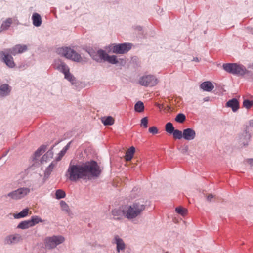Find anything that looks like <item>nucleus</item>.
I'll use <instances>...</instances> for the list:
<instances>
[{
  "label": "nucleus",
  "instance_id": "5",
  "mask_svg": "<svg viewBox=\"0 0 253 253\" xmlns=\"http://www.w3.org/2000/svg\"><path fill=\"white\" fill-rule=\"evenodd\" d=\"M64 241L65 238L62 236H53L46 237L44 239V244L46 248L51 249L63 243Z\"/></svg>",
  "mask_w": 253,
  "mask_h": 253
},
{
  "label": "nucleus",
  "instance_id": "28",
  "mask_svg": "<svg viewBox=\"0 0 253 253\" xmlns=\"http://www.w3.org/2000/svg\"><path fill=\"white\" fill-rule=\"evenodd\" d=\"M29 220L31 222L32 226H34V225L40 222H43V220L39 216H32L31 219Z\"/></svg>",
  "mask_w": 253,
  "mask_h": 253
},
{
  "label": "nucleus",
  "instance_id": "46",
  "mask_svg": "<svg viewBox=\"0 0 253 253\" xmlns=\"http://www.w3.org/2000/svg\"><path fill=\"white\" fill-rule=\"evenodd\" d=\"M193 61H196V62H199V59L197 57H196V58H194L193 59Z\"/></svg>",
  "mask_w": 253,
  "mask_h": 253
},
{
  "label": "nucleus",
  "instance_id": "11",
  "mask_svg": "<svg viewBox=\"0 0 253 253\" xmlns=\"http://www.w3.org/2000/svg\"><path fill=\"white\" fill-rule=\"evenodd\" d=\"M22 240V237L20 235L16 234L14 235H10L6 237L5 239V243L6 244H15Z\"/></svg>",
  "mask_w": 253,
  "mask_h": 253
},
{
  "label": "nucleus",
  "instance_id": "38",
  "mask_svg": "<svg viewBox=\"0 0 253 253\" xmlns=\"http://www.w3.org/2000/svg\"><path fill=\"white\" fill-rule=\"evenodd\" d=\"M65 75V78L67 79L70 82H73L75 80V78L74 76L70 73L69 70L68 71V72H66L64 74Z\"/></svg>",
  "mask_w": 253,
  "mask_h": 253
},
{
  "label": "nucleus",
  "instance_id": "3",
  "mask_svg": "<svg viewBox=\"0 0 253 253\" xmlns=\"http://www.w3.org/2000/svg\"><path fill=\"white\" fill-rule=\"evenodd\" d=\"M57 53L65 58L76 62H81L82 57L80 54L71 48L67 47L59 48L57 50Z\"/></svg>",
  "mask_w": 253,
  "mask_h": 253
},
{
  "label": "nucleus",
  "instance_id": "26",
  "mask_svg": "<svg viewBox=\"0 0 253 253\" xmlns=\"http://www.w3.org/2000/svg\"><path fill=\"white\" fill-rule=\"evenodd\" d=\"M30 227H32V225L31 224L30 220H25V221L21 222L18 224L17 228L22 229H27Z\"/></svg>",
  "mask_w": 253,
  "mask_h": 253
},
{
  "label": "nucleus",
  "instance_id": "27",
  "mask_svg": "<svg viewBox=\"0 0 253 253\" xmlns=\"http://www.w3.org/2000/svg\"><path fill=\"white\" fill-rule=\"evenodd\" d=\"M134 109L136 112H142L144 111V106L142 102L139 101L134 105Z\"/></svg>",
  "mask_w": 253,
  "mask_h": 253
},
{
  "label": "nucleus",
  "instance_id": "17",
  "mask_svg": "<svg viewBox=\"0 0 253 253\" xmlns=\"http://www.w3.org/2000/svg\"><path fill=\"white\" fill-rule=\"evenodd\" d=\"M114 241L117 245V249L118 252L125 249V245L122 239L119 238L118 236H115Z\"/></svg>",
  "mask_w": 253,
  "mask_h": 253
},
{
  "label": "nucleus",
  "instance_id": "18",
  "mask_svg": "<svg viewBox=\"0 0 253 253\" xmlns=\"http://www.w3.org/2000/svg\"><path fill=\"white\" fill-rule=\"evenodd\" d=\"M32 20L33 25L36 27L40 26L42 23V19L41 16L37 13H35L32 15Z\"/></svg>",
  "mask_w": 253,
  "mask_h": 253
},
{
  "label": "nucleus",
  "instance_id": "22",
  "mask_svg": "<svg viewBox=\"0 0 253 253\" xmlns=\"http://www.w3.org/2000/svg\"><path fill=\"white\" fill-rule=\"evenodd\" d=\"M101 122L105 126L112 125L114 123V119L111 116L104 117L101 118Z\"/></svg>",
  "mask_w": 253,
  "mask_h": 253
},
{
  "label": "nucleus",
  "instance_id": "9",
  "mask_svg": "<svg viewBox=\"0 0 253 253\" xmlns=\"http://www.w3.org/2000/svg\"><path fill=\"white\" fill-rule=\"evenodd\" d=\"M157 83V79L154 76L151 75L143 76L139 80V84L144 86H154Z\"/></svg>",
  "mask_w": 253,
  "mask_h": 253
},
{
  "label": "nucleus",
  "instance_id": "25",
  "mask_svg": "<svg viewBox=\"0 0 253 253\" xmlns=\"http://www.w3.org/2000/svg\"><path fill=\"white\" fill-rule=\"evenodd\" d=\"M53 153L51 151H47L42 158L41 162L42 163H44L50 160L53 157Z\"/></svg>",
  "mask_w": 253,
  "mask_h": 253
},
{
  "label": "nucleus",
  "instance_id": "23",
  "mask_svg": "<svg viewBox=\"0 0 253 253\" xmlns=\"http://www.w3.org/2000/svg\"><path fill=\"white\" fill-rule=\"evenodd\" d=\"M112 214L114 217L115 219L119 220L122 219L123 214V209H114L112 211Z\"/></svg>",
  "mask_w": 253,
  "mask_h": 253
},
{
  "label": "nucleus",
  "instance_id": "13",
  "mask_svg": "<svg viewBox=\"0 0 253 253\" xmlns=\"http://www.w3.org/2000/svg\"><path fill=\"white\" fill-rule=\"evenodd\" d=\"M27 49L26 45L18 44L15 45L12 48L9 49V50L10 51V54L13 55H15L17 54L23 53L26 51Z\"/></svg>",
  "mask_w": 253,
  "mask_h": 253
},
{
  "label": "nucleus",
  "instance_id": "2",
  "mask_svg": "<svg viewBox=\"0 0 253 253\" xmlns=\"http://www.w3.org/2000/svg\"><path fill=\"white\" fill-rule=\"evenodd\" d=\"M145 209V205L143 202H135L132 205L123 208V214L128 219H132L140 215Z\"/></svg>",
  "mask_w": 253,
  "mask_h": 253
},
{
  "label": "nucleus",
  "instance_id": "10",
  "mask_svg": "<svg viewBox=\"0 0 253 253\" xmlns=\"http://www.w3.org/2000/svg\"><path fill=\"white\" fill-rule=\"evenodd\" d=\"M10 51L9 49H6L4 52H1L0 54L3 56V60L5 63L10 68L15 66V63L13 61V57L9 55Z\"/></svg>",
  "mask_w": 253,
  "mask_h": 253
},
{
  "label": "nucleus",
  "instance_id": "42",
  "mask_svg": "<svg viewBox=\"0 0 253 253\" xmlns=\"http://www.w3.org/2000/svg\"><path fill=\"white\" fill-rule=\"evenodd\" d=\"M214 197V195H213L211 194H210L207 196V200L208 201L211 202V199H213Z\"/></svg>",
  "mask_w": 253,
  "mask_h": 253
},
{
  "label": "nucleus",
  "instance_id": "35",
  "mask_svg": "<svg viewBox=\"0 0 253 253\" xmlns=\"http://www.w3.org/2000/svg\"><path fill=\"white\" fill-rule=\"evenodd\" d=\"M66 196L65 192L61 189L57 190L56 192V198L60 199L64 198Z\"/></svg>",
  "mask_w": 253,
  "mask_h": 253
},
{
  "label": "nucleus",
  "instance_id": "29",
  "mask_svg": "<svg viewBox=\"0 0 253 253\" xmlns=\"http://www.w3.org/2000/svg\"><path fill=\"white\" fill-rule=\"evenodd\" d=\"M174 127L170 122L167 123L165 126V130L169 134H172L174 131Z\"/></svg>",
  "mask_w": 253,
  "mask_h": 253
},
{
  "label": "nucleus",
  "instance_id": "24",
  "mask_svg": "<svg viewBox=\"0 0 253 253\" xmlns=\"http://www.w3.org/2000/svg\"><path fill=\"white\" fill-rule=\"evenodd\" d=\"M29 210L28 208L23 209L21 212L14 215L16 219H19L26 217L29 213Z\"/></svg>",
  "mask_w": 253,
  "mask_h": 253
},
{
  "label": "nucleus",
  "instance_id": "41",
  "mask_svg": "<svg viewBox=\"0 0 253 253\" xmlns=\"http://www.w3.org/2000/svg\"><path fill=\"white\" fill-rule=\"evenodd\" d=\"M149 132L153 134H156L158 133V130L156 126H153L149 127Z\"/></svg>",
  "mask_w": 253,
  "mask_h": 253
},
{
  "label": "nucleus",
  "instance_id": "44",
  "mask_svg": "<svg viewBox=\"0 0 253 253\" xmlns=\"http://www.w3.org/2000/svg\"><path fill=\"white\" fill-rule=\"evenodd\" d=\"M247 162L249 164H250L251 166H253V159H248L247 160Z\"/></svg>",
  "mask_w": 253,
  "mask_h": 253
},
{
  "label": "nucleus",
  "instance_id": "32",
  "mask_svg": "<svg viewBox=\"0 0 253 253\" xmlns=\"http://www.w3.org/2000/svg\"><path fill=\"white\" fill-rule=\"evenodd\" d=\"M172 134L175 139H181L183 138V132L178 129H175Z\"/></svg>",
  "mask_w": 253,
  "mask_h": 253
},
{
  "label": "nucleus",
  "instance_id": "21",
  "mask_svg": "<svg viewBox=\"0 0 253 253\" xmlns=\"http://www.w3.org/2000/svg\"><path fill=\"white\" fill-rule=\"evenodd\" d=\"M15 19L11 18H7L6 20L3 22L1 24V28L3 30H7L10 26L13 21H16Z\"/></svg>",
  "mask_w": 253,
  "mask_h": 253
},
{
  "label": "nucleus",
  "instance_id": "14",
  "mask_svg": "<svg viewBox=\"0 0 253 253\" xmlns=\"http://www.w3.org/2000/svg\"><path fill=\"white\" fill-rule=\"evenodd\" d=\"M226 106L231 108L233 112H236L239 108V103L237 99L233 98L226 103Z\"/></svg>",
  "mask_w": 253,
  "mask_h": 253
},
{
  "label": "nucleus",
  "instance_id": "8",
  "mask_svg": "<svg viewBox=\"0 0 253 253\" xmlns=\"http://www.w3.org/2000/svg\"><path fill=\"white\" fill-rule=\"evenodd\" d=\"M131 48L130 43H125L119 44H113L111 46V51L116 54H124L128 52Z\"/></svg>",
  "mask_w": 253,
  "mask_h": 253
},
{
  "label": "nucleus",
  "instance_id": "43",
  "mask_svg": "<svg viewBox=\"0 0 253 253\" xmlns=\"http://www.w3.org/2000/svg\"><path fill=\"white\" fill-rule=\"evenodd\" d=\"M188 146H186L184 147V148H183L181 152L183 153H186L188 151Z\"/></svg>",
  "mask_w": 253,
  "mask_h": 253
},
{
  "label": "nucleus",
  "instance_id": "7",
  "mask_svg": "<svg viewBox=\"0 0 253 253\" xmlns=\"http://www.w3.org/2000/svg\"><path fill=\"white\" fill-rule=\"evenodd\" d=\"M96 56L99 57H93V59L96 61H106L111 64H116L118 62L117 57L115 55L109 56L103 50H100L98 51Z\"/></svg>",
  "mask_w": 253,
  "mask_h": 253
},
{
  "label": "nucleus",
  "instance_id": "15",
  "mask_svg": "<svg viewBox=\"0 0 253 253\" xmlns=\"http://www.w3.org/2000/svg\"><path fill=\"white\" fill-rule=\"evenodd\" d=\"M55 65L56 68L63 74L68 72V71L69 70L68 67L64 63L59 60L56 61Z\"/></svg>",
  "mask_w": 253,
  "mask_h": 253
},
{
  "label": "nucleus",
  "instance_id": "36",
  "mask_svg": "<svg viewBox=\"0 0 253 253\" xmlns=\"http://www.w3.org/2000/svg\"><path fill=\"white\" fill-rule=\"evenodd\" d=\"M56 166V164H54L53 163H51L50 165L48 167V168L46 169L45 171V175H49L51 171L53 170L54 168Z\"/></svg>",
  "mask_w": 253,
  "mask_h": 253
},
{
  "label": "nucleus",
  "instance_id": "47",
  "mask_svg": "<svg viewBox=\"0 0 253 253\" xmlns=\"http://www.w3.org/2000/svg\"><path fill=\"white\" fill-rule=\"evenodd\" d=\"M249 67L250 68H252L253 69V63H252V64H251L250 66H249Z\"/></svg>",
  "mask_w": 253,
  "mask_h": 253
},
{
  "label": "nucleus",
  "instance_id": "6",
  "mask_svg": "<svg viewBox=\"0 0 253 253\" xmlns=\"http://www.w3.org/2000/svg\"><path fill=\"white\" fill-rule=\"evenodd\" d=\"M30 192V190L28 188L23 187L19 188L11 192H10L6 195V197H9L13 200H19L24 198Z\"/></svg>",
  "mask_w": 253,
  "mask_h": 253
},
{
  "label": "nucleus",
  "instance_id": "34",
  "mask_svg": "<svg viewBox=\"0 0 253 253\" xmlns=\"http://www.w3.org/2000/svg\"><path fill=\"white\" fill-rule=\"evenodd\" d=\"M70 144H68L66 146H65L63 149L60 151L59 153V157L57 159V160L59 161L62 158V157L65 154L66 151L69 148Z\"/></svg>",
  "mask_w": 253,
  "mask_h": 253
},
{
  "label": "nucleus",
  "instance_id": "31",
  "mask_svg": "<svg viewBox=\"0 0 253 253\" xmlns=\"http://www.w3.org/2000/svg\"><path fill=\"white\" fill-rule=\"evenodd\" d=\"M175 211L177 213L183 216L187 214V210L180 206L176 208Z\"/></svg>",
  "mask_w": 253,
  "mask_h": 253
},
{
  "label": "nucleus",
  "instance_id": "1",
  "mask_svg": "<svg viewBox=\"0 0 253 253\" xmlns=\"http://www.w3.org/2000/svg\"><path fill=\"white\" fill-rule=\"evenodd\" d=\"M99 167L94 161L83 163H75L71 161L68 168L66 176L71 181L89 179L91 177H97L100 173Z\"/></svg>",
  "mask_w": 253,
  "mask_h": 253
},
{
  "label": "nucleus",
  "instance_id": "19",
  "mask_svg": "<svg viewBox=\"0 0 253 253\" xmlns=\"http://www.w3.org/2000/svg\"><path fill=\"white\" fill-rule=\"evenodd\" d=\"M10 91V89L7 84H3L0 86V95H7Z\"/></svg>",
  "mask_w": 253,
  "mask_h": 253
},
{
  "label": "nucleus",
  "instance_id": "39",
  "mask_svg": "<svg viewBox=\"0 0 253 253\" xmlns=\"http://www.w3.org/2000/svg\"><path fill=\"white\" fill-rule=\"evenodd\" d=\"M148 120L147 117H145L143 118L141 120V123L140 126L142 127H143L144 128H146L148 126Z\"/></svg>",
  "mask_w": 253,
  "mask_h": 253
},
{
  "label": "nucleus",
  "instance_id": "4",
  "mask_svg": "<svg viewBox=\"0 0 253 253\" xmlns=\"http://www.w3.org/2000/svg\"><path fill=\"white\" fill-rule=\"evenodd\" d=\"M223 69L233 74L244 75L247 72L246 68L236 63H226L223 65Z\"/></svg>",
  "mask_w": 253,
  "mask_h": 253
},
{
  "label": "nucleus",
  "instance_id": "37",
  "mask_svg": "<svg viewBox=\"0 0 253 253\" xmlns=\"http://www.w3.org/2000/svg\"><path fill=\"white\" fill-rule=\"evenodd\" d=\"M243 105L246 108L249 109L253 105V101L245 99L243 101Z\"/></svg>",
  "mask_w": 253,
  "mask_h": 253
},
{
  "label": "nucleus",
  "instance_id": "20",
  "mask_svg": "<svg viewBox=\"0 0 253 253\" xmlns=\"http://www.w3.org/2000/svg\"><path fill=\"white\" fill-rule=\"evenodd\" d=\"M135 148L132 146L126 151L125 155V159L126 161H130L132 159L135 152Z\"/></svg>",
  "mask_w": 253,
  "mask_h": 253
},
{
  "label": "nucleus",
  "instance_id": "45",
  "mask_svg": "<svg viewBox=\"0 0 253 253\" xmlns=\"http://www.w3.org/2000/svg\"><path fill=\"white\" fill-rule=\"evenodd\" d=\"M249 126L253 127V120H251L249 122Z\"/></svg>",
  "mask_w": 253,
  "mask_h": 253
},
{
  "label": "nucleus",
  "instance_id": "40",
  "mask_svg": "<svg viewBox=\"0 0 253 253\" xmlns=\"http://www.w3.org/2000/svg\"><path fill=\"white\" fill-rule=\"evenodd\" d=\"M45 151L43 147H40L35 153V157H39Z\"/></svg>",
  "mask_w": 253,
  "mask_h": 253
},
{
  "label": "nucleus",
  "instance_id": "12",
  "mask_svg": "<svg viewBox=\"0 0 253 253\" xmlns=\"http://www.w3.org/2000/svg\"><path fill=\"white\" fill-rule=\"evenodd\" d=\"M196 137V132L192 128H186L183 131V138L186 140H193Z\"/></svg>",
  "mask_w": 253,
  "mask_h": 253
},
{
  "label": "nucleus",
  "instance_id": "33",
  "mask_svg": "<svg viewBox=\"0 0 253 253\" xmlns=\"http://www.w3.org/2000/svg\"><path fill=\"white\" fill-rule=\"evenodd\" d=\"M186 117L184 114L180 113L177 115L175 120L176 122L182 123L185 121Z\"/></svg>",
  "mask_w": 253,
  "mask_h": 253
},
{
  "label": "nucleus",
  "instance_id": "16",
  "mask_svg": "<svg viewBox=\"0 0 253 253\" xmlns=\"http://www.w3.org/2000/svg\"><path fill=\"white\" fill-rule=\"evenodd\" d=\"M200 87L204 91L210 92L213 90L214 85L211 82L206 81L201 84Z\"/></svg>",
  "mask_w": 253,
  "mask_h": 253
},
{
  "label": "nucleus",
  "instance_id": "30",
  "mask_svg": "<svg viewBox=\"0 0 253 253\" xmlns=\"http://www.w3.org/2000/svg\"><path fill=\"white\" fill-rule=\"evenodd\" d=\"M60 205L62 210L66 212V213L69 214L70 211L69 207L68 205V204L64 201H61L60 202Z\"/></svg>",
  "mask_w": 253,
  "mask_h": 253
}]
</instances>
